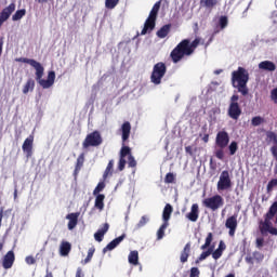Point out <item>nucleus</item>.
Here are the masks:
<instances>
[{"label": "nucleus", "instance_id": "e433bc0d", "mask_svg": "<svg viewBox=\"0 0 277 277\" xmlns=\"http://www.w3.org/2000/svg\"><path fill=\"white\" fill-rule=\"evenodd\" d=\"M118 3H120V0H106L105 6L107 8V10H114V8L118 5Z\"/></svg>", "mask_w": 277, "mask_h": 277}, {"label": "nucleus", "instance_id": "58836bf2", "mask_svg": "<svg viewBox=\"0 0 277 277\" xmlns=\"http://www.w3.org/2000/svg\"><path fill=\"white\" fill-rule=\"evenodd\" d=\"M219 25H220L221 29H226V27H228V17L221 16L219 19Z\"/></svg>", "mask_w": 277, "mask_h": 277}, {"label": "nucleus", "instance_id": "39448f33", "mask_svg": "<svg viewBox=\"0 0 277 277\" xmlns=\"http://www.w3.org/2000/svg\"><path fill=\"white\" fill-rule=\"evenodd\" d=\"M161 9V1H158L151 8L147 19L144 23V27L141 31V36H146V34H150L156 25H157V16L159 14V10Z\"/></svg>", "mask_w": 277, "mask_h": 277}, {"label": "nucleus", "instance_id": "20e7f679", "mask_svg": "<svg viewBox=\"0 0 277 277\" xmlns=\"http://www.w3.org/2000/svg\"><path fill=\"white\" fill-rule=\"evenodd\" d=\"M277 213V201H274L272 206L269 207L268 211L264 215V222L260 223V233L261 235H267L269 233L271 235L277 236V228L272 226V220L276 217Z\"/></svg>", "mask_w": 277, "mask_h": 277}, {"label": "nucleus", "instance_id": "2eb2a0df", "mask_svg": "<svg viewBox=\"0 0 277 277\" xmlns=\"http://www.w3.org/2000/svg\"><path fill=\"white\" fill-rule=\"evenodd\" d=\"M23 153L26 154L27 159L34 155V134H30L22 145Z\"/></svg>", "mask_w": 277, "mask_h": 277}, {"label": "nucleus", "instance_id": "f257e3e1", "mask_svg": "<svg viewBox=\"0 0 277 277\" xmlns=\"http://www.w3.org/2000/svg\"><path fill=\"white\" fill-rule=\"evenodd\" d=\"M18 62H23V64H29L32 68H35L36 72V81L41 85L43 90H49V88H53L55 83V71L51 70L48 72V79H42L44 77V66L34 58L21 57Z\"/></svg>", "mask_w": 277, "mask_h": 277}, {"label": "nucleus", "instance_id": "5fc2aeb1", "mask_svg": "<svg viewBox=\"0 0 277 277\" xmlns=\"http://www.w3.org/2000/svg\"><path fill=\"white\" fill-rule=\"evenodd\" d=\"M216 250H220L221 252H224V250H226V243L223 242V240H221L219 242V247Z\"/></svg>", "mask_w": 277, "mask_h": 277}, {"label": "nucleus", "instance_id": "c756f323", "mask_svg": "<svg viewBox=\"0 0 277 277\" xmlns=\"http://www.w3.org/2000/svg\"><path fill=\"white\" fill-rule=\"evenodd\" d=\"M95 203L94 207L95 209H98L100 211H103V209H105V195L100 194V195H95Z\"/></svg>", "mask_w": 277, "mask_h": 277}, {"label": "nucleus", "instance_id": "864d4df0", "mask_svg": "<svg viewBox=\"0 0 277 277\" xmlns=\"http://www.w3.org/2000/svg\"><path fill=\"white\" fill-rule=\"evenodd\" d=\"M256 248H263V245L265 243V239L263 237L256 238Z\"/></svg>", "mask_w": 277, "mask_h": 277}, {"label": "nucleus", "instance_id": "a211bd4d", "mask_svg": "<svg viewBox=\"0 0 277 277\" xmlns=\"http://www.w3.org/2000/svg\"><path fill=\"white\" fill-rule=\"evenodd\" d=\"M79 215H81L79 212H72L66 215V220H68V230H74V228L77 227V224H79Z\"/></svg>", "mask_w": 277, "mask_h": 277}, {"label": "nucleus", "instance_id": "338daca9", "mask_svg": "<svg viewBox=\"0 0 277 277\" xmlns=\"http://www.w3.org/2000/svg\"><path fill=\"white\" fill-rule=\"evenodd\" d=\"M214 72H215V75H220V72H222V70H216Z\"/></svg>", "mask_w": 277, "mask_h": 277}, {"label": "nucleus", "instance_id": "9b49d317", "mask_svg": "<svg viewBox=\"0 0 277 277\" xmlns=\"http://www.w3.org/2000/svg\"><path fill=\"white\" fill-rule=\"evenodd\" d=\"M233 187V180H230V172L224 170L221 172L219 182L216 184L217 192H226Z\"/></svg>", "mask_w": 277, "mask_h": 277}, {"label": "nucleus", "instance_id": "603ef678", "mask_svg": "<svg viewBox=\"0 0 277 277\" xmlns=\"http://www.w3.org/2000/svg\"><path fill=\"white\" fill-rule=\"evenodd\" d=\"M271 98L274 101V103L277 105V88L273 89L271 91Z\"/></svg>", "mask_w": 277, "mask_h": 277}, {"label": "nucleus", "instance_id": "c85d7f7f", "mask_svg": "<svg viewBox=\"0 0 277 277\" xmlns=\"http://www.w3.org/2000/svg\"><path fill=\"white\" fill-rule=\"evenodd\" d=\"M85 162V154H80L77 158V162L75 166V174H79L81 172V169L83 168V163Z\"/></svg>", "mask_w": 277, "mask_h": 277}, {"label": "nucleus", "instance_id": "052dcab7", "mask_svg": "<svg viewBox=\"0 0 277 277\" xmlns=\"http://www.w3.org/2000/svg\"><path fill=\"white\" fill-rule=\"evenodd\" d=\"M3 221V209L0 211V227H1V222Z\"/></svg>", "mask_w": 277, "mask_h": 277}, {"label": "nucleus", "instance_id": "6e6552de", "mask_svg": "<svg viewBox=\"0 0 277 277\" xmlns=\"http://www.w3.org/2000/svg\"><path fill=\"white\" fill-rule=\"evenodd\" d=\"M101 144H103V136H101L98 130H95L85 136L82 142V148H90V146L96 147L101 146Z\"/></svg>", "mask_w": 277, "mask_h": 277}, {"label": "nucleus", "instance_id": "5701e85b", "mask_svg": "<svg viewBox=\"0 0 277 277\" xmlns=\"http://www.w3.org/2000/svg\"><path fill=\"white\" fill-rule=\"evenodd\" d=\"M190 252H192V243L188 242L185 245L184 249L181 252V255H180L181 263H187Z\"/></svg>", "mask_w": 277, "mask_h": 277}, {"label": "nucleus", "instance_id": "3c124183", "mask_svg": "<svg viewBox=\"0 0 277 277\" xmlns=\"http://www.w3.org/2000/svg\"><path fill=\"white\" fill-rule=\"evenodd\" d=\"M25 262L27 265H36V259L31 255L26 256Z\"/></svg>", "mask_w": 277, "mask_h": 277}, {"label": "nucleus", "instance_id": "c03bdc74", "mask_svg": "<svg viewBox=\"0 0 277 277\" xmlns=\"http://www.w3.org/2000/svg\"><path fill=\"white\" fill-rule=\"evenodd\" d=\"M127 166V159L119 157V162H118V170L119 172H122Z\"/></svg>", "mask_w": 277, "mask_h": 277}, {"label": "nucleus", "instance_id": "f8f14e48", "mask_svg": "<svg viewBox=\"0 0 277 277\" xmlns=\"http://www.w3.org/2000/svg\"><path fill=\"white\" fill-rule=\"evenodd\" d=\"M213 241V233H208L206 237V242L200 247L201 250H207L203 251L199 258L196 260V263H200V261H205L208 259V256H211L213 254V247H211V243Z\"/></svg>", "mask_w": 277, "mask_h": 277}, {"label": "nucleus", "instance_id": "a878e982", "mask_svg": "<svg viewBox=\"0 0 277 277\" xmlns=\"http://www.w3.org/2000/svg\"><path fill=\"white\" fill-rule=\"evenodd\" d=\"M35 89H36V80H34L32 78H29L24 84L23 94H29V92H34Z\"/></svg>", "mask_w": 277, "mask_h": 277}, {"label": "nucleus", "instance_id": "680f3d73", "mask_svg": "<svg viewBox=\"0 0 277 277\" xmlns=\"http://www.w3.org/2000/svg\"><path fill=\"white\" fill-rule=\"evenodd\" d=\"M44 277H53V273L52 272H49V269H47V274Z\"/></svg>", "mask_w": 277, "mask_h": 277}, {"label": "nucleus", "instance_id": "7ed1b4c3", "mask_svg": "<svg viewBox=\"0 0 277 277\" xmlns=\"http://www.w3.org/2000/svg\"><path fill=\"white\" fill-rule=\"evenodd\" d=\"M250 81V72L243 67H238L232 72V85L236 88L242 96H248V82Z\"/></svg>", "mask_w": 277, "mask_h": 277}, {"label": "nucleus", "instance_id": "393cba45", "mask_svg": "<svg viewBox=\"0 0 277 277\" xmlns=\"http://www.w3.org/2000/svg\"><path fill=\"white\" fill-rule=\"evenodd\" d=\"M70 250H72V245L68 241H62L60 246V254L61 256H68L70 254Z\"/></svg>", "mask_w": 277, "mask_h": 277}, {"label": "nucleus", "instance_id": "79ce46f5", "mask_svg": "<svg viewBox=\"0 0 277 277\" xmlns=\"http://www.w3.org/2000/svg\"><path fill=\"white\" fill-rule=\"evenodd\" d=\"M128 164H129V168H136L137 167V161L135 160V157H133V155H130L128 157Z\"/></svg>", "mask_w": 277, "mask_h": 277}, {"label": "nucleus", "instance_id": "7c9ffc66", "mask_svg": "<svg viewBox=\"0 0 277 277\" xmlns=\"http://www.w3.org/2000/svg\"><path fill=\"white\" fill-rule=\"evenodd\" d=\"M172 28V25L166 24L162 26L158 31L157 36L158 38H167L168 34H170V29Z\"/></svg>", "mask_w": 277, "mask_h": 277}, {"label": "nucleus", "instance_id": "f3484780", "mask_svg": "<svg viewBox=\"0 0 277 277\" xmlns=\"http://www.w3.org/2000/svg\"><path fill=\"white\" fill-rule=\"evenodd\" d=\"M14 261H16V255L14 254V251L12 250L8 251L2 259L3 269H12V266L14 265Z\"/></svg>", "mask_w": 277, "mask_h": 277}, {"label": "nucleus", "instance_id": "a19ab883", "mask_svg": "<svg viewBox=\"0 0 277 277\" xmlns=\"http://www.w3.org/2000/svg\"><path fill=\"white\" fill-rule=\"evenodd\" d=\"M148 216L143 215L140 220V222L136 224V228H142L144 226H146V224H148Z\"/></svg>", "mask_w": 277, "mask_h": 277}, {"label": "nucleus", "instance_id": "a18cd8bd", "mask_svg": "<svg viewBox=\"0 0 277 277\" xmlns=\"http://www.w3.org/2000/svg\"><path fill=\"white\" fill-rule=\"evenodd\" d=\"M274 187H277V179L271 180L266 186V189L269 193L274 189Z\"/></svg>", "mask_w": 277, "mask_h": 277}, {"label": "nucleus", "instance_id": "774afa93", "mask_svg": "<svg viewBox=\"0 0 277 277\" xmlns=\"http://www.w3.org/2000/svg\"><path fill=\"white\" fill-rule=\"evenodd\" d=\"M3 250V245L0 242V252Z\"/></svg>", "mask_w": 277, "mask_h": 277}, {"label": "nucleus", "instance_id": "4be33fe9", "mask_svg": "<svg viewBox=\"0 0 277 277\" xmlns=\"http://www.w3.org/2000/svg\"><path fill=\"white\" fill-rule=\"evenodd\" d=\"M109 230V223H105L102 228L94 234L95 241H103L105 234Z\"/></svg>", "mask_w": 277, "mask_h": 277}, {"label": "nucleus", "instance_id": "72a5a7b5", "mask_svg": "<svg viewBox=\"0 0 277 277\" xmlns=\"http://www.w3.org/2000/svg\"><path fill=\"white\" fill-rule=\"evenodd\" d=\"M25 14H27V11L25 9L17 10L15 14L12 16V21H21V18H23Z\"/></svg>", "mask_w": 277, "mask_h": 277}, {"label": "nucleus", "instance_id": "4468645a", "mask_svg": "<svg viewBox=\"0 0 277 277\" xmlns=\"http://www.w3.org/2000/svg\"><path fill=\"white\" fill-rule=\"evenodd\" d=\"M15 10H16V4L12 2L10 5L4 8L0 12V27H3V23H5V21H8L10 16H12V13H14Z\"/></svg>", "mask_w": 277, "mask_h": 277}, {"label": "nucleus", "instance_id": "2f4dec72", "mask_svg": "<svg viewBox=\"0 0 277 277\" xmlns=\"http://www.w3.org/2000/svg\"><path fill=\"white\" fill-rule=\"evenodd\" d=\"M114 174V160H109L108 164L103 173L104 181H107L108 176H111Z\"/></svg>", "mask_w": 277, "mask_h": 277}, {"label": "nucleus", "instance_id": "13d9d810", "mask_svg": "<svg viewBox=\"0 0 277 277\" xmlns=\"http://www.w3.org/2000/svg\"><path fill=\"white\" fill-rule=\"evenodd\" d=\"M76 277H83V271L81 269V267L77 268Z\"/></svg>", "mask_w": 277, "mask_h": 277}, {"label": "nucleus", "instance_id": "bb28decb", "mask_svg": "<svg viewBox=\"0 0 277 277\" xmlns=\"http://www.w3.org/2000/svg\"><path fill=\"white\" fill-rule=\"evenodd\" d=\"M128 261L130 263V265H134L137 266L140 265V252L137 251H131L128 255Z\"/></svg>", "mask_w": 277, "mask_h": 277}, {"label": "nucleus", "instance_id": "ddd939ff", "mask_svg": "<svg viewBox=\"0 0 277 277\" xmlns=\"http://www.w3.org/2000/svg\"><path fill=\"white\" fill-rule=\"evenodd\" d=\"M230 142V136L226 131H219L215 138V144L219 148H226Z\"/></svg>", "mask_w": 277, "mask_h": 277}, {"label": "nucleus", "instance_id": "bf43d9fd", "mask_svg": "<svg viewBox=\"0 0 277 277\" xmlns=\"http://www.w3.org/2000/svg\"><path fill=\"white\" fill-rule=\"evenodd\" d=\"M202 142H205V144L209 143V134L203 135Z\"/></svg>", "mask_w": 277, "mask_h": 277}, {"label": "nucleus", "instance_id": "6ab92c4d", "mask_svg": "<svg viewBox=\"0 0 277 277\" xmlns=\"http://www.w3.org/2000/svg\"><path fill=\"white\" fill-rule=\"evenodd\" d=\"M124 237H127V235H121L117 238H115L113 241H110L104 249H103V253L105 254L106 252H109L111 250H115V248H118V246H120V243H122V241H124Z\"/></svg>", "mask_w": 277, "mask_h": 277}, {"label": "nucleus", "instance_id": "1a4fd4ad", "mask_svg": "<svg viewBox=\"0 0 277 277\" xmlns=\"http://www.w3.org/2000/svg\"><path fill=\"white\" fill-rule=\"evenodd\" d=\"M203 207L210 209V211H217L221 207H224V198L220 195H214L202 200Z\"/></svg>", "mask_w": 277, "mask_h": 277}, {"label": "nucleus", "instance_id": "09e8293b", "mask_svg": "<svg viewBox=\"0 0 277 277\" xmlns=\"http://www.w3.org/2000/svg\"><path fill=\"white\" fill-rule=\"evenodd\" d=\"M199 276H200V269H198V267H192L189 277H199Z\"/></svg>", "mask_w": 277, "mask_h": 277}, {"label": "nucleus", "instance_id": "e2e57ef3", "mask_svg": "<svg viewBox=\"0 0 277 277\" xmlns=\"http://www.w3.org/2000/svg\"><path fill=\"white\" fill-rule=\"evenodd\" d=\"M2 53H3V43L0 42V57H1Z\"/></svg>", "mask_w": 277, "mask_h": 277}, {"label": "nucleus", "instance_id": "f704fd0d", "mask_svg": "<svg viewBox=\"0 0 277 277\" xmlns=\"http://www.w3.org/2000/svg\"><path fill=\"white\" fill-rule=\"evenodd\" d=\"M94 252H96V249L94 247H91L88 251L87 258L83 260L84 265H88V263L92 261V256H94Z\"/></svg>", "mask_w": 277, "mask_h": 277}, {"label": "nucleus", "instance_id": "f03ea898", "mask_svg": "<svg viewBox=\"0 0 277 277\" xmlns=\"http://www.w3.org/2000/svg\"><path fill=\"white\" fill-rule=\"evenodd\" d=\"M198 44H200V39H195L190 41L189 39H183L170 53V58L173 64H179L183 60V57H189V55H194L196 49H198Z\"/></svg>", "mask_w": 277, "mask_h": 277}, {"label": "nucleus", "instance_id": "4c0bfd02", "mask_svg": "<svg viewBox=\"0 0 277 277\" xmlns=\"http://www.w3.org/2000/svg\"><path fill=\"white\" fill-rule=\"evenodd\" d=\"M228 150H229V155H235L237 153V150H239V145L237 144V142H232L228 146Z\"/></svg>", "mask_w": 277, "mask_h": 277}, {"label": "nucleus", "instance_id": "4d7b16f0", "mask_svg": "<svg viewBox=\"0 0 277 277\" xmlns=\"http://www.w3.org/2000/svg\"><path fill=\"white\" fill-rule=\"evenodd\" d=\"M246 263H249L250 265L254 264V259L252 256H247L246 258Z\"/></svg>", "mask_w": 277, "mask_h": 277}, {"label": "nucleus", "instance_id": "0eeeda50", "mask_svg": "<svg viewBox=\"0 0 277 277\" xmlns=\"http://www.w3.org/2000/svg\"><path fill=\"white\" fill-rule=\"evenodd\" d=\"M166 72H168V67L166 66V63L159 62L155 64L150 75L151 83H154V85H160L161 79L166 77Z\"/></svg>", "mask_w": 277, "mask_h": 277}, {"label": "nucleus", "instance_id": "37998d69", "mask_svg": "<svg viewBox=\"0 0 277 277\" xmlns=\"http://www.w3.org/2000/svg\"><path fill=\"white\" fill-rule=\"evenodd\" d=\"M214 155L216 159H220L221 161L224 160V148L219 147V149L214 151Z\"/></svg>", "mask_w": 277, "mask_h": 277}, {"label": "nucleus", "instance_id": "412c9836", "mask_svg": "<svg viewBox=\"0 0 277 277\" xmlns=\"http://www.w3.org/2000/svg\"><path fill=\"white\" fill-rule=\"evenodd\" d=\"M200 216V210L198 203H193L190 208V212L186 214L187 220L189 222H198V217Z\"/></svg>", "mask_w": 277, "mask_h": 277}, {"label": "nucleus", "instance_id": "ea45409f", "mask_svg": "<svg viewBox=\"0 0 277 277\" xmlns=\"http://www.w3.org/2000/svg\"><path fill=\"white\" fill-rule=\"evenodd\" d=\"M103 189H105V182H100L93 190V196H98V193L103 192Z\"/></svg>", "mask_w": 277, "mask_h": 277}, {"label": "nucleus", "instance_id": "473e14b6", "mask_svg": "<svg viewBox=\"0 0 277 277\" xmlns=\"http://www.w3.org/2000/svg\"><path fill=\"white\" fill-rule=\"evenodd\" d=\"M169 223H162V225L159 227L158 232H157V239H163V237L166 236V228H168Z\"/></svg>", "mask_w": 277, "mask_h": 277}, {"label": "nucleus", "instance_id": "9d476101", "mask_svg": "<svg viewBox=\"0 0 277 277\" xmlns=\"http://www.w3.org/2000/svg\"><path fill=\"white\" fill-rule=\"evenodd\" d=\"M239 95H233L230 97L229 107L227 110V114L232 120H239V117L241 116V106H239Z\"/></svg>", "mask_w": 277, "mask_h": 277}, {"label": "nucleus", "instance_id": "69168bd1", "mask_svg": "<svg viewBox=\"0 0 277 277\" xmlns=\"http://www.w3.org/2000/svg\"><path fill=\"white\" fill-rule=\"evenodd\" d=\"M18 196V190L15 189L14 192V198H16Z\"/></svg>", "mask_w": 277, "mask_h": 277}, {"label": "nucleus", "instance_id": "dca6fc26", "mask_svg": "<svg viewBox=\"0 0 277 277\" xmlns=\"http://www.w3.org/2000/svg\"><path fill=\"white\" fill-rule=\"evenodd\" d=\"M237 214H234L232 216H228L225 222V227L228 228V235L229 237H235V233H237Z\"/></svg>", "mask_w": 277, "mask_h": 277}, {"label": "nucleus", "instance_id": "b1692460", "mask_svg": "<svg viewBox=\"0 0 277 277\" xmlns=\"http://www.w3.org/2000/svg\"><path fill=\"white\" fill-rule=\"evenodd\" d=\"M260 70H267L268 72H274L276 70V64L272 61H264L259 64Z\"/></svg>", "mask_w": 277, "mask_h": 277}, {"label": "nucleus", "instance_id": "49530a36", "mask_svg": "<svg viewBox=\"0 0 277 277\" xmlns=\"http://www.w3.org/2000/svg\"><path fill=\"white\" fill-rule=\"evenodd\" d=\"M212 259H214V261H217V259H222V255L224 254L223 251H220V249H216L214 251H212Z\"/></svg>", "mask_w": 277, "mask_h": 277}, {"label": "nucleus", "instance_id": "423d86ee", "mask_svg": "<svg viewBox=\"0 0 277 277\" xmlns=\"http://www.w3.org/2000/svg\"><path fill=\"white\" fill-rule=\"evenodd\" d=\"M129 137H131V122L126 121L121 126V140H122V147L120 149V155L122 159L127 157H131V147L127 146L129 144Z\"/></svg>", "mask_w": 277, "mask_h": 277}, {"label": "nucleus", "instance_id": "6e6d98bb", "mask_svg": "<svg viewBox=\"0 0 277 277\" xmlns=\"http://www.w3.org/2000/svg\"><path fill=\"white\" fill-rule=\"evenodd\" d=\"M185 153L187 155H189L190 157H194V149L192 148V146H186L185 147Z\"/></svg>", "mask_w": 277, "mask_h": 277}, {"label": "nucleus", "instance_id": "c9c22d12", "mask_svg": "<svg viewBox=\"0 0 277 277\" xmlns=\"http://www.w3.org/2000/svg\"><path fill=\"white\" fill-rule=\"evenodd\" d=\"M263 122H265V119L261 116L253 117L251 120L252 127H260Z\"/></svg>", "mask_w": 277, "mask_h": 277}, {"label": "nucleus", "instance_id": "cd10ccee", "mask_svg": "<svg viewBox=\"0 0 277 277\" xmlns=\"http://www.w3.org/2000/svg\"><path fill=\"white\" fill-rule=\"evenodd\" d=\"M172 211H173V208H172V205L170 203H167L164 206V209H163V212H162V220H163V223H167L170 222V217L172 215Z\"/></svg>", "mask_w": 277, "mask_h": 277}, {"label": "nucleus", "instance_id": "8fccbe9b", "mask_svg": "<svg viewBox=\"0 0 277 277\" xmlns=\"http://www.w3.org/2000/svg\"><path fill=\"white\" fill-rule=\"evenodd\" d=\"M253 256L255 259V261H263V259H265V255H263V253L255 251L253 252Z\"/></svg>", "mask_w": 277, "mask_h": 277}, {"label": "nucleus", "instance_id": "de8ad7c7", "mask_svg": "<svg viewBox=\"0 0 277 277\" xmlns=\"http://www.w3.org/2000/svg\"><path fill=\"white\" fill-rule=\"evenodd\" d=\"M174 173H167L164 177V183H174Z\"/></svg>", "mask_w": 277, "mask_h": 277}, {"label": "nucleus", "instance_id": "aec40b11", "mask_svg": "<svg viewBox=\"0 0 277 277\" xmlns=\"http://www.w3.org/2000/svg\"><path fill=\"white\" fill-rule=\"evenodd\" d=\"M219 4V0H200L199 2L200 8L208 10V12H213L214 8H217Z\"/></svg>", "mask_w": 277, "mask_h": 277}, {"label": "nucleus", "instance_id": "0e129e2a", "mask_svg": "<svg viewBox=\"0 0 277 277\" xmlns=\"http://www.w3.org/2000/svg\"><path fill=\"white\" fill-rule=\"evenodd\" d=\"M49 0H38V3H48Z\"/></svg>", "mask_w": 277, "mask_h": 277}]
</instances>
